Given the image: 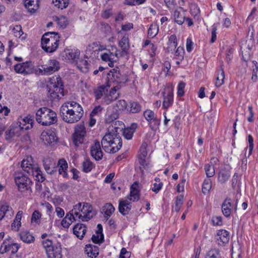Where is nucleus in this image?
Here are the masks:
<instances>
[{
	"label": "nucleus",
	"instance_id": "nucleus-14",
	"mask_svg": "<svg viewBox=\"0 0 258 258\" xmlns=\"http://www.w3.org/2000/svg\"><path fill=\"white\" fill-rule=\"evenodd\" d=\"M14 70L18 73L31 74L32 73L31 62L26 61L22 63H18L14 66Z\"/></svg>",
	"mask_w": 258,
	"mask_h": 258
},
{
	"label": "nucleus",
	"instance_id": "nucleus-49",
	"mask_svg": "<svg viewBox=\"0 0 258 258\" xmlns=\"http://www.w3.org/2000/svg\"><path fill=\"white\" fill-rule=\"evenodd\" d=\"M205 170L208 177H213L215 175V168L213 165L206 164L205 166Z\"/></svg>",
	"mask_w": 258,
	"mask_h": 258
},
{
	"label": "nucleus",
	"instance_id": "nucleus-55",
	"mask_svg": "<svg viewBox=\"0 0 258 258\" xmlns=\"http://www.w3.org/2000/svg\"><path fill=\"white\" fill-rule=\"evenodd\" d=\"M36 174L35 175V180L37 182H42L45 180V177L43 176L42 171L39 169L37 168L35 170Z\"/></svg>",
	"mask_w": 258,
	"mask_h": 258
},
{
	"label": "nucleus",
	"instance_id": "nucleus-26",
	"mask_svg": "<svg viewBox=\"0 0 258 258\" xmlns=\"http://www.w3.org/2000/svg\"><path fill=\"white\" fill-rule=\"evenodd\" d=\"M173 16L176 23L179 25L182 24L185 19L184 12L182 8L179 7L178 9L175 10Z\"/></svg>",
	"mask_w": 258,
	"mask_h": 258
},
{
	"label": "nucleus",
	"instance_id": "nucleus-16",
	"mask_svg": "<svg viewBox=\"0 0 258 258\" xmlns=\"http://www.w3.org/2000/svg\"><path fill=\"white\" fill-rule=\"evenodd\" d=\"M48 258H61V247L60 243H57L46 251Z\"/></svg>",
	"mask_w": 258,
	"mask_h": 258
},
{
	"label": "nucleus",
	"instance_id": "nucleus-5",
	"mask_svg": "<svg viewBox=\"0 0 258 258\" xmlns=\"http://www.w3.org/2000/svg\"><path fill=\"white\" fill-rule=\"evenodd\" d=\"M108 84L111 83H115L120 84L126 82L128 80V77L125 74H121L118 69L116 68L111 69L107 74Z\"/></svg>",
	"mask_w": 258,
	"mask_h": 258
},
{
	"label": "nucleus",
	"instance_id": "nucleus-2",
	"mask_svg": "<svg viewBox=\"0 0 258 258\" xmlns=\"http://www.w3.org/2000/svg\"><path fill=\"white\" fill-rule=\"evenodd\" d=\"M59 38L58 33L54 32L45 33L41 38L42 48L46 52H54L58 47Z\"/></svg>",
	"mask_w": 258,
	"mask_h": 258
},
{
	"label": "nucleus",
	"instance_id": "nucleus-3",
	"mask_svg": "<svg viewBox=\"0 0 258 258\" xmlns=\"http://www.w3.org/2000/svg\"><path fill=\"white\" fill-rule=\"evenodd\" d=\"M47 88L48 97L52 101L58 100L64 96L63 84L60 77L51 79Z\"/></svg>",
	"mask_w": 258,
	"mask_h": 258
},
{
	"label": "nucleus",
	"instance_id": "nucleus-19",
	"mask_svg": "<svg viewBox=\"0 0 258 258\" xmlns=\"http://www.w3.org/2000/svg\"><path fill=\"white\" fill-rule=\"evenodd\" d=\"M23 131L21 129V127L18 126H12L10 128L6 131L5 133L6 139L10 140L15 137H19L21 134V132Z\"/></svg>",
	"mask_w": 258,
	"mask_h": 258
},
{
	"label": "nucleus",
	"instance_id": "nucleus-33",
	"mask_svg": "<svg viewBox=\"0 0 258 258\" xmlns=\"http://www.w3.org/2000/svg\"><path fill=\"white\" fill-rule=\"evenodd\" d=\"M53 19L62 29L66 28L69 23L68 18L64 16H55L53 17Z\"/></svg>",
	"mask_w": 258,
	"mask_h": 258
},
{
	"label": "nucleus",
	"instance_id": "nucleus-11",
	"mask_svg": "<svg viewBox=\"0 0 258 258\" xmlns=\"http://www.w3.org/2000/svg\"><path fill=\"white\" fill-rule=\"evenodd\" d=\"M72 108V101H69L63 104L59 109V114L62 120L68 123H69Z\"/></svg>",
	"mask_w": 258,
	"mask_h": 258
},
{
	"label": "nucleus",
	"instance_id": "nucleus-64",
	"mask_svg": "<svg viewBox=\"0 0 258 258\" xmlns=\"http://www.w3.org/2000/svg\"><path fill=\"white\" fill-rule=\"evenodd\" d=\"M190 12L191 15L196 17L200 14V10L199 8L197 5H194L191 6L190 8Z\"/></svg>",
	"mask_w": 258,
	"mask_h": 258
},
{
	"label": "nucleus",
	"instance_id": "nucleus-45",
	"mask_svg": "<svg viewBox=\"0 0 258 258\" xmlns=\"http://www.w3.org/2000/svg\"><path fill=\"white\" fill-rule=\"evenodd\" d=\"M93 163L89 159L85 160L82 164L83 171L85 172H90L94 167Z\"/></svg>",
	"mask_w": 258,
	"mask_h": 258
},
{
	"label": "nucleus",
	"instance_id": "nucleus-58",
	"mask_svg": "<svg viewBox=\"0 0 258 258\" xmlns=\"http://www.w3.org/2000/svg\"><path fill=\"white\" fill-rule=\"evenodd\" d=\"M212 221L214 226H221L222 225V217L221 216H214L212 218Z\"/></svg>",
	"mask_w": 258,
	"mask_h": 258
},
{
	"label": "nucleus",
	"instance_id": "nucleus-32",
	"mask_svg": "<svg viewBox=\"0 0 258 258\" xmlns=\"http://www.w3.org/2000/svg\"><path fill=\"white\" fill-rule=\"evenodd\" d=\"M80 52L78 50H69L66 54V59L70 61H76L79 58Z\"/></svg>",
	"mask_w": 258,
	"mask_h": 258
},
{
	"label": "nucleus",
	"instance_id": "nucleus-22",
	"mask_svg": "<svg viewBox=\"0 0 258 258\" xmlns=\"http://www.w3.org/2000/svg\"><path fill=\"white\" fill-rule=\"evenodd\" d=\"M231 208V200L228 198L225 199L221 205V209L223 214L226 217H230L232 211Z\"/></svg>",
	"mask_w": 258,
	"mask_h": 258
},
{
	"label": "nucleus",
	"instance_id": "nucleus-9",
	"mask_svg": "<svg viewBox=\"0 0 258 258\" xmlns=\"http://www.w3.org/2000/svg\"><path fill=\"white\" fill-rule=\"evenodd\" d=\"M15 180L19 190L26 187L28 189V186L31 182L27 175L24 174L21 172L17 171L14 174Z\"/></svg>",
	"mask_w": 258,
	"mask_h": 258
},
{
	"label": "nucleus",
	"instance_id": "nucleus-12",
	"mask_svg": "<svg viewBox=\"0 0 258 258\" xmlns=\"http://www.w3.org/2000/svg\"><path fill=\"white\" fill-rule=\"evenodd\" d=\"M40 139L43 141L45 144L50 145L53 143H56L57 141V137L55 132L52 130H48L42 133L40 136Z\"/></svg>",
	"mask_w": 258,
	"mask_h": 258
},
{
	"label": "nucleus",
	"instance_id": "nucleus-39",
	"mask_svg": "<svg viewBox=\"0 0 258 258\" xmlns=\"http://www.w3.org/2000/svg\"><path fill=\"white\" fill-rule=\"evenodd\" d=\"M21 240L24 242L30 243L32 241V235L27 230H24L20 234Z\"/></svg>",
	"mask_w": 258,
	"mask_h": 258
},
{
	"label": "nucleus",
	"instance_id": "nucleus-31",
	"mask_svg": "<svg viewBox=\"0 0 258 258\" xmlns=\"http://www.w3.org/2000/svg\"><path fill=\"white\" fill-rule=\"evenodd\" d=\"M77 68L83 73H86L88 72L89 64L88 61L84 59H80L76 61Z\"/></svg>",
	"mask_w": 258,
	"mask_h": 258
},
{
	"label": "nucleus",
	"instance_id": "nucleus-62",
	"mask_svg": "<svg viewBox=\"0 0 258 258\" xmlns=\"http://www.w3.org/2000/svg\"><path fill=\"white\" fill-rule=\"evenodd\" d=\"M119 45L121 47L122 49L124 50L128 46L127 39L125 37H123L119 41Z\"/></svg>",
	"mask_w": 258,
	"mask_h": 258
},
{
	"label": "nucleus",
	"instance_id": "nucleus-41",
	"mask_svg": "<svg viewBox=\"0 0 258 258\" xmlns=\"http://www.w3.org/2000/svg\"><path fill=\"white\" fill-rule=\"evenodd\" d=\"M205 258H221V256L219 250L217 248H214L210 249L207 252Z\"/></svg>",
	"mask_w": 258,
	"mask_h": 258
},
{
	"label": "nucleus",
	"instance_id": "nucleus-27",
	"mask_svg": "<svg viewBox=\"0 0 258 258\" xmlns=\"http://www.w3.org/2000/svg\"><path fill=\"white\" fill-rule=\"evenodd\" d=\"M32 157L30 156L23 159L21 163V167L27 174L32 172Z\"/></svg>",
	"mask_w": 258,
	"mask_h": 258
},
{
	"label": "nucleus",
	"instance_id": "nucleus-47",
	"mask_svg": "<svg viewBox=\"0 0 258 258\" xmlns=\"http://www.w3.org/2000/svg\"><path fill=\"white\" fill-rule=\"evenodd\" d=\"M212 187V181L211 179H205L203 184L202 191L206 195L208 193Z\"/></svg>",
	"mask_w": 258,
	"mask_h": 258
},
{
	"label": "nucleus",
	"instance_id": "nucleus-59",
	"mask_svg": "<svg viewBox=\"0 0 258 258\" xmlns=\"http://www.w3.org/2000/svg\"><path fill=\"white\" fill-rule=\"evenodd\" d=\"M133 134L134 131L128 129V128H125L123 132L124 138L127 140H130L132 138Z\"/></svg>",
	"mask_w": 258,
	"mask_h": 258
},
{
	"label": "nucleus",
	"instance_id": "nucleus-37",
	"mask_svg": "<svg viewBox=\"0 0 258 258\" xmlns=\"http://www.w3.org/2000/svg\"><path fill=\"white\" fill-rule=\"evenodd\" d=\"M12 214V209L8 205H3L0 209V220H2L5 216H11Z\"/></svg>",
	"mask_w": 258,
	"mask_h": 258
},
{
	"label": "nucleus",
	"instance_id": "nucleus-35",
	"mask_svg": "<svg viewBox=\"0 0 258 258\" xmlns=\"http://www.w3.org/2000/svg\"><path fill=\"white\" fill-rule=\"evenodd\" d=\"M115 208L110 203H106L102 207V211L104 213V217L107 220L114 212Z\"/></svg>",
	"mask_w": 258,
	"mask_h": 258
},
{
	"label": "nucleus",
	"instance_id": "nucleus-18",
	"mask_svg": "<svg viewBox=\"0 0 258 258\" xmlns=\"http://www.w3.org/2000/svg\"><path fill=\"white\" fill-rule=\"evenodd\" d=\"M119 85H116L113 87L111 90L109 91V94L107 93L105 96H104L103 102L106 104H110L113 100H115L117 99L118 96V94H115L117 90L120 89Z\"/></svg>",
	"mask_w": 258,
	"mask_h": 258
},
{
	"label": "nucleus",
	"instance_id": "nucleus-38",
	"mask_svg": "<svg viewBox=\"0 0 258 258\" xmlns=\"http://www.w3.org/2000/svg\"><path fill=\"white\" fill-rule=\"evenodd\" d=\"M75 221H76L75 217L73 215L67 213L64 218L61 221V225L64 228H69L71 224Z\"/></svg>",
	"mask_w": 258,
	"mask_h": 258
},
{
	"label": "nucleus",
	"instance_id": "nucleus-51",
	"mask_svg": "<svg viewBox=\"0 0 258 258\" xmlns=\"http://www.w3.org/2000/svg\"><path fill=\"white\" fill-rule=\"evenodd\" d=\"M158 33V27L156 25H151L148 31V35L150 38H153L155 37Z\"/></svg>",
	"mask_w": 258,
	"mask_h": 258
},
{
	"label": "nucleus",
	"instance_id": "nucleus-6",
	"mask_svg": "<svg viewBox=\"0 0 258 258\" xmlns=\"http://www.w3.org/2000/svg\"><path fill=\"white\" fill-rule=\"evenodd\" d=\"M86 135V128L84 125L78 124L75 127L73 134V141L75 146L78 147L84 142Z\"/></svg>",
	"mask_w": 258,
	"mask_h": 258
},
{
	"label": "nucleus",
	"instance_id": "nucleus-10",
	"mask_svg": "<svg viewBox=\"0 0 258 258\" xmlns=\"http://www.w3.org/2000/svg\"><path fill=\"white\" fill-rule=\"evenodd\" d=\"M101 146H102L101 144H100L98 141L95 140L90 147L91 155L96 161L101 160L103 156Z\"/></svg>",
	"mask_w": 258,
	"mask_h": 258
},
{
	"label": "nucleus",
	"instance_id": "nucleus-36",
	"mask_svg": "<svg viewBox=\"0 0 258 258\" xmlns=\"http://www.w3.org/2000/svg\"><path fill=\"white\" fill-rule=\"evenodd\" d=\"M230 176L229 170L226 169H222L218 174V180L222 183L227 181Z\"/></svg>",
	"mask_w": 258,
	"mask_h": 258
},
{
	"label": "nucleus",
	"instance_id": "nucleus-30",
	"mask_svg": "<svg viewBox=\"0 0 258 258\" xmlns=\"http://www.w3.org/2000/svg\"><path fill=\"white\" fill-rule=\"evenodd\" d=\"M85 251L88 255L92 258L96 257L99 254V248L97 246L88 245H86Z\"/></svg>",
	"mask_w": 258,
	"mask_h": 258
},
{
	"label": "nucleus",
	"instance_id": "nucleus-15",
	"mask_svg": "<svg viewBox=\"0 0 258 258\" xmlns=\"http://www.w3.org/2000/svg\"><path fill=\"white\" fill-rule=\"evenodd\" d=\"M19 248V245L17 243H9L5 240L0 247V253L4 254L8 251H11V253L17 252Z\"/></svg>",
	"mask_w": 258,
	"mask_h": 258
},
{
	"label": "nucleus",
	"instance_id": "nucleus-20",
	"mask_svg": "<svg viewBox=\"0 0 258 258\" xmlns=\"http://www.w3.org/2000/svg\"><path fill=\"white\" fill-rule=\"evenodd\" d=\"M131 203L128 200H119L118 211L123 215H126L128 214L131 210Z\"/></svg>",
	"mask_w": 258,
	"mask_h": 258
},
{
	"label": "nucleus",
	"instance_id": "nucleus-63",
	"mask_svg": "<svg viewBox=\"0 0 258 258\" xmlns=\"http://www.w3.org/2000/svg\"><path fill=\"white\" fill-rule=\"evenodd\" d=\"M25 8L27 9L28 11L32 13V8L31 7L32 6V0H23Z\"/></svg>",
	"mask_w": 258,
	"mask_h": 258
},
{
	"label": "nucleus",
	"instance_id": "nucleus-17",
	"mask_svg": "<svg viewBox=\"0 0 258 258\" xmlns=\"http://www.w3.org/2000/svg\"><path fill=\"white\" fill-rule=\"evenodd\" d=\"M60 69L59 61L56 59H50L48 62V66L46 67L45 73L47 76L52 74L58 71Z\"/></svg>",
	"mask_w": 258,
	"mask_h": 258
},
{
	"label": "nucleus",
	"instance_id": "nucleus-4",
	"mask_svg": "<svg viewBox=\"0 0 258 258\" xmlns=\"http://www.w3.org/2000/svg\"><path fill=\"white\" fill-rule=\"evenodd\" d=\"M36 120L39 123L45 126L54 124L57 120L56 113L45 107L40 108L37 111Z\"/></svg>",
	"mask_w": 258,
	"mask_h": 258
},
{
	"label": "nucleus",
	"instance_id": "nucleus-53",
	"mask_svg": "<svg viewBox=\"0 0 258 258\" xmlns=\"http://www.w3.org/2000/svg\"><path fill=\"white\" fill-rule=\"evenodd\" d=\"M185 86V84L182 82V81H180L178 85V87H177V95L179 97H181L182 96H183L184 94V87Z\"/></svg>",
	"mask_w": 258,
	"mask_h": 258
},
{
	"label": "nucleus",
	"instance_id": "nucleus-28",
	"mask_svg": "<svg viewBox=\"0 0 258 258\" xmlns=\"http://www.w3.org/2000/svg\"><path fill=\"white\" fill-rule=\"evenodd\" d=\"M163 94L164 97L163 107L164 108L167 109L173 103V94L172 90H169L167 93V95H165V92H164Z\"/></svg>",
	"mask_w": 258,
	"mask_h": 258
},
{
	"label": "nucleus",
	"instance_id": "nucleus-52",
	"mask_svg": "<svg viewBox=\"0 0 258 258\" xmlns=\"http://www.w3.org/2000/svg\"><path fill=\"white\" fill-rule=\"evenodd\" d=\"M144 116L148 121H151L156 117L154 112L151 110H147L144 112Z\"/></svg>",
	"mask_w": 258,
	"mask_h": 258
},
{
	"label": "nucleus",
	"instance_id": "nucleus-60",
	"mask_svg": "<svg viewBox=\"0 0 258 258\" xmlns=\"http://www.w3.org/2000/svg\"><path fill=\"white\" fill-rule=\"evenodd\" d=\"M146 144H143L140 150V154L139 155L138 157H141L143 158H145L147 155V151L146 149Z\"/></svg>",
	"mask_w": 258,
	"mask_h": 258
},
{
	"label": "nucleus",
	"instance_id": "nucleus-21",
	"mask_svg": "<svg viewBox=\"0 0 258 258\" xmlns=\"http://www.w3.org/2000/svg\"><path fill=\"white\" fill-rule=\"evenodd\" d=\"M87 231L86 226L81 223H77L73 228L74 234L80 239H82Z\"/></svg>",
	"mask_w": 258,
	"mask_h": 258
},
{
	"label": "nucleus",
	"instance_id": "nucleus-34",
	"mask_svg": "<svg viewBox=\"0 0 258 258\" xmlns=\"http://www.w3.org/2000/svg\"><path fill=\"white\" fill-rule=\"evenodd\" d=\"M117 56V54L114 55L113 53L110 52L108 53H103L101 54V58L102 60L104 61H109L108 65L112 67L113 66V62L114 60V57Z\"/></svg>",
	"mask_w": 258,
	"mask_h": 258
},
{
	"label": "nucleus",
	"instance_id": "nucleus-29",
	"mask_svg": "<svg viewBox=\"0 0 258 258\" xmlns=\"http://www.w3.org/2000/svg\"><path fill=\"white\" fill-rule=\"evenodd\" d=\"M138 184L135 182L131 187L130 201L133 202L139 200L140 198L139 190L138 189Z\"/></svg>",
	"mask_w": 258,
	"mask_h": 258
},
{
	"label": "nucleus",
	"instance_id": "nucleus-24",
	"mask_svg": "<svg viewBox=\"0 0 258 258\" xmlns=\"http://www.w3.org/2000/svg\"><path fill=\"white\" fill-rule=\"evenodd\" d=\"M32 116L28 115L23 118H22L19 121L20 124L18 126L21 127V129L24 132V131H27L32 128Z\"/></svg>",
	"mask_w": 258,
	"mask_h": 258
},
{
	"label": "nucleus",
	"instance_id": "nucleus-7",
	"mask_svg": "<svg viewBox=\"0 0 258 258\" xmlns=\"http://www.w3.org/2000/svg\"><path fill=\"white\" fill-rule=\"evenodd\" d=\"M83 114L84 111L82 107L77 102L72 101L69 123L77 122L81 119Z\"/></svg>",
	"mask_w": 258,
	"mask_h": 258
},
{
	"label": "nucleus",
	"instance_id": "nucleus-1",
	"mask_svg": "<svg viewBox=\"0 0 258 258\" xmlns=\"http://www.w3.org/2000/svg\"><path fill=\"white\" fill-rule=\"evenodd\" d=\"M117 128L109 130L101 140V145L106 152L115 153L122 147L121 138L117 133Z\"/></svg>",
	"mask_w": 258,
	"mask_h": 258
},
{
	"label": "nucleus",
	"instance_id": "nucleus-25",
	"mask_svg": "<svg viewBox=\"0 0 258 258\" xmlns=\"http://www.w3.org/2000/svg\"><path fill=\"white\" fill-rule=\"evenodd\" d=\"M177 46V38L175 35H171L169 38L166 52L173 53L175 49Z\"/></svg>",
	"mask_w": 258,
	"mask_h": 258
},
{
	"label": "nucleus",
	"instance_id": "nucleus-8",
	"mask_svg": "<svg viewBox=\"0 0 258 258\" xmlns=\"http://www.w3.org/2000/svg\"><path fill=\"white\" fill-rule=\"evenodd\" d=\"M97 214L92 206L87 203H84L81 209V214L79 215V221H88Z\"/></svg>",
	"mask_w": 258,
	"mask_h": 258
},
{
	"label": "nucleus",
	"instance_id": "nucleus-43",
	"mask_svg": "<svg viewBox=\"0 0 258 258\" xmlns=\"http://www.w3.org/2000/svg\"><path fill=\"white\" fill-rule=\"evenodd\" d=\"M130 109H127L130 112L133 113H136L141 110V106L137 102H131L129 106Z\"/></svg>",
	"mask_w": 258,
	"mask_h": 258
},
{
	"label": "nucleus",
	"instance_id": "nucleus-54",
	"mask_svg": "<svg viewBox=\"0 0 258 258\" xmlns=\"http://www.w3.org/2000/svg\"><path fill=\"white\" fill-rule=\"evenodd\" d=\"M15 36L16 37H20L23 34L22 31V27L20 25H16L12 30Z\"/></svg>",
	"mask_w": 258,
	"mask_h": 258
},
{
	"label": "nucleus",
	"instance_id": "nucleus-42",
	"mask_svg": "<svg viewBox=\"0 0 258 258\" xmlns=\"http://www.w3.org/2000/svg\"><path fill=\"white\" fill-rule=\"evenodd\" d=\"M127 103L124 100H118L113 106L114 109L116 111L127 109Z\"/></svg>",
	"mask_w": 258,
	"mask_h": 258
},
{
	"label": "nucleus",
	"instance_id": "nucleus-13",
	"mask_svg": "<svg viewBox=\"0 0 258 258\" xmlns=\"http://www.w3.org/2000/svg\"><path fill=\"white\" fill-rule=\"evenodd\" d=\"M215 238L218 245L224 246L229 241V232L224 229L219 230Z\"/></svg>",
	"mask_w": 258,
	"mask_h": 258
},
{
	"label": "nucleus",
	"instance_id": "nucleus-46",
	"mask_svg": "<svg viewBox=\"0 0 258 258\" xmlns=\"http://www.w3.org/2000/svg\"><path fill=\"white\" fill-rule=\"evenodd\" d=\"M55 6L61 9L66 8L69 5V0H52Z\"/></svg>",
	"mask_w": 258,
	"mask_h": 258
},
{
	"label": "nucleus",
	"instance_id": "nucleus-56",
	"mask_svg": "<svg viewBox=\"0 0 258 258\" xmlns=\"http://www.w3.org/2000/svg\"><path fill=\"white\" fill-rule=\"evenodd\" d=\"M184 49L181 47H178L174 52V55L178 57V59H182L183 58Z\"/></svg>",
	"mask_w": 258,
	"mask_h": 258
},
{
	"label": "nucleus",
	"instance_id": "nucleus-40",
	"mask_svg": "<svg viewBox=\"0 0 258 258\" xmlns=\"http://www.w3.org/2000/svg\"><path fill=\"white\" fill-rule=\"evenodd\" d=\"M82 206V203H79L75 205L73 209L68 213L73 215V216L75 217L76 218L78 217L79 219V215H81L80 213H81Z\"/></svg>",
	"mask_w": 258,
	"mask_h": 258
},
{
	"label": "nucleus",
	"instance_id": "nucleus-23",
	"mask_svg": "<svg viewBox=\"0 0 258 258\" xmlns=\"http://www.w3.org/2000/svg\"><path fill=\"white\" fill-rule=\"evenodd\" d=\"M111 85L108 84L107 86L102 85L94 89V94L95 98L99 100L102 98L108 92V88Z\"/></svg>",
	"mask_w": 258,
	"mask_h": 258
},
{
	"label": "nucleus",
	"instance_id": "nucleus-61",
	"mask_svg": "<svg viewBox=\"0 0 258 258\" xmlns=\"http://www.w3.org/2000/svg\"><path fill=\"white\" fill-rule=\"evenodd\" d=\"M248 141L249 143V153L248 157H249L251 154L253 149V139L252 136L250 135L248 136Z\"/></svg>",
	"mask_w": 258,
	"mask_h": 258
},
{
	"label": "nucleus",
	"instance_id": "nucleus-57",
	"mask_svg": "<svg viewBox=\"0 0 258 258\" xmlns=\"http://www.w3.org/2000/svg\"><path fill=\"white\" fill-rule=\"evenodd\" d=\"M41 216V214L38 211L33 212V222L40 224Z\"/></svg>",
	"mask_w": 258,
	"mask_h": 258
},
{
	"label": "nucleus",
	"instance_id": "nucleus-48",
	"mask_svg": "<svg viewBox=\"0 0 258 258\" xmlns=\"http://www.w3.org/2000/svg\"><path fill=\"white\" fill-rule=\"evenodd\" d=\"M225 78V73L222 69L220 70V73L218 74L215 85L217 87H220L224 83Z\"/></svg>",
	"mask_w": 258,
	"mask_h": 258
},
{
	"label": "nucleus",
	"instance_id": "nucleus-44",
	"mask_svg": "<svg viewBox=\"0 0 258 258\" xmlns=\"http://www.w3.org/2000/svg\"><path fill=\"white\" fill-rule=\"evenodd\" d=\"M138 160L140 165L139 169L142 174H143L144 170H147L149 168V164L147 162L145 158L138 157Z\"/></svg>",
	"mask_w": 258,
	"mask_h": 258
},
{
	"label": "nucleus",
	"instance_id": "nucleus-50",
	"mask_svg": "<svg viewBox=\"0 0 258 258\" xmlns=\"http://www.w3.org/2000/svg\"><path fill=\"white\" fill-rule=\"evenodd\" d=\"M183 196L181 195L178 196L176 197V201H175V205L174 208V210L176 212H178L183 204Z\"/></svg>",
	"mask_w": 258,
	"mask_h": 258
}]
</instances>
